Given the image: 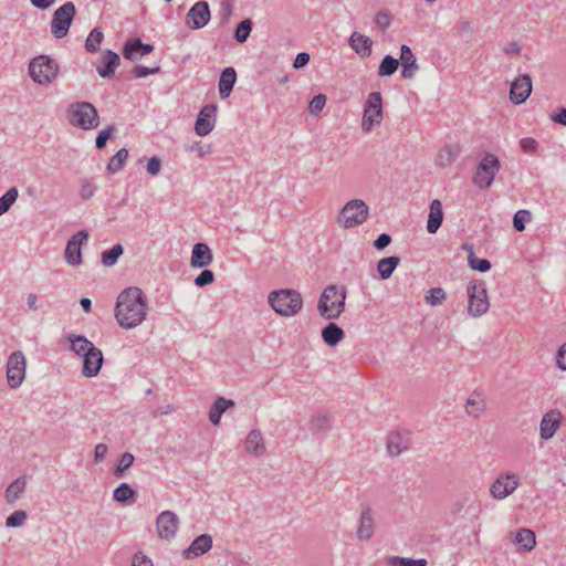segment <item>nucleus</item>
Here are the masks:
<instances>
[{
    "mask_svg": "<svg viewBox=\"0 0 566 566\" xmlns=\"http://www.w3.org/2000/svg\"><path fill=\"white\" fill-rule=\"evenodd\" d=\"M148 313V300L142 289L127 287L116 300L114 315L118 325L132 329L143 324Z\"/></svg>",
    "mask_w": 566,
    "mask_h": 566,
    "instance_id": "1",
    "label": "nucleus"
},
{
    "mask_svg": "<svg viewBox=\"0 0 566 566\" xmlns=\"http://www.w3.org/2000/svg\"><path fill=\"white\" fill-rule=\"evenodd\" d=\"M347 290L345 286L327 285L317 302V311L326 321L337 319L345 311Z\"/></svg>",
    "mask_w": 566,
    "mask_h": 566,
    "instance_id": "2",
    "label": "nucleus"
},
{
    "mask_svg": "<svg viewBox=\"0 0 566 566\" xmlns=\"http://www.w3.org/2000/svg\"><path fill=\"white\" fill-rule=\"evenodd\" d=\"M268 302L276 314L284 317L295 316L303 308V297L301 293L292 289L270 292Z\"/></svg>",
    "mask_w": 566,
    "mask_h": 566,
    "instance_id": "3",
    "label": "nucleus"
},
{
    "mask_svg": "<svg viewBox=\"0 0 566 566\" xmlns=\"http://www.w3.org/2000/svg\"><path fill=\"white\" fill-rule=\"evenodd\" d=\"M28 71L34 83L49 86L57 78L60 65L55 59L41 54L29 62Z\"/></svg>",
    "mask_w": 566,
    "mask_h": 566,
    "instance_id": "4",
    "label": "nucleus"
},
{
    "mask_svg": "<svg viewBox=\"0 0 566 566\" xmlns=\"http://www.w3.org/2000/svg\"><path fill=\"white\" fill-rule=\"evenodd\" d=\"M66 118L72 126L83 130H91L99 125L98 112L90 102L70 104L66 111Z\"/></svg>",
    "mask_w": 566,
    "mask_h": 566,
    "instance_id": "5",
    "label": "nucleus"
},
{
    "mask_svg": "<svg viewBox=\"0 0 566 566\" xmlns=\"http://www.w3.org/2000/svg\"><path fill=\"white\" fill-rule=\"evenodd\" d=\"M501 170V163L496 155L486 153L476 166L472 177L473 185L488 190L493 185L496 174Z\"/></svg>",
    "mask_w": 566,
    "mask_h": 566,
    "instance_id": "6",
    "label": "nucleus"
},
{
    "mask_svg": "<svg viewBox=\"0 0 566 566\" xmlns=\"http://www.w3.org/2000/svg\"><path fill=\"white\" fill-rule=\"evenodd\" d=\"M467 294L469 300L468 314L471 317H481L489 311L486 284L483 280L471 281L467 286Z\"/></svg>",
    "mask_w": 566,
    "mask_h": 566,
    "instance_id": "7",
    "label": "nucleus"
},
{
    "mask_svg": "<svg viewBox=\"0 0 566 566\" xmlns=\"http://www.w3.org/2000/svg\"><path fill=\"white\" fill-rule=\"evenodd\" d=\"M369 216V207L364 200H349L340 210L337 222L345 229L363 224Z\"/></svg>",
    "mask_w": 566,
    "mask_h": 566,
    "instance_id": "8",
    "label": "nucleus"
},
{
    "mask_svg": "<svg viewBox=\"0 0 566 566\" xmlns=\"http://www.w3.org/2000/svg\"><path fill=\"white\" fill-rule=\"evenodd\" d=\"M75 14L76 8L72 1L65 2L54 11L50 24L54 38L63 39L66 36Z\"/></svg>",
    "mask_w": 566,
    "mask_h": 566,
    "instance_id": "9",
    "label": "nucleus"
},
{
    "mask_svg": "<svg viewBox=\"0 0 566 566\" xmlns=\"http://www.w3.org/2000/svg\"><path fill=\"white\" fill-rule=\"evenodd\" d=\"M27 373V359L22 352H13L7 361V380L11 389H18Z\"/></svg>",
    "mask_w": 566,
    "mask_h": 566,
    "instance_id": "10",
    "label": "nucleus"
},
{
    "mask_svg": "<svg viewBox=\"0 0 566 566\" xmlns=\"http://www.w3.org/2000/svg\"><path fill=\"white\" fill-rule=\"evenodd\" d=\"M382 119L381 95L379 92H373L364 105L363 129L370 132L375 125L380 124Z\"/></svg>",
    "mask_w": 566,
    "mask_h": 566,
    "instance_id": "11",
    "label": "nucleus"
},
{
    "mask_svg": "<svg viewBox=\"0 0 566 566\" xmlns=\"http://www.w3.org/2000/svg\"><path fill=\"white\" fill-rule=\"evenodd\" d=\"M211 18L209 3L205 0L197 1L186 15V25L191 30L205 28Z\"/></svg>",
    "mask_w": 566,
    "mask_h": 566,
    "instance_id": "12",
    "label": "nucleus"
},
{
    "mask_svg": "<svg viewBox=\"0 0 566 566\" xmlns=\"http://www.w3.org/2000/svg\"><path fill=\"white\" fill-rule=\"evenodd\" d=\"M88 240V232L81 230L76 232L69 241L65 248L64 258L67 264L78 266L82 264V245Z\"/></svg>",
    "mask_w": 566,
    "mask_h": 566,
    "instance_id": "13",
    "label": "nucleus"
},
{
    "mask_svg": "<svg viewBox=\"0 0 566 566\" xmlns=\"http://www.w3.org/2000/svg\"><path fill=\"white\" fill-rule=\"evenodd\" d=\"M518 486V479L514 473L500 474L491 484L490 493L493 499L503 500L511 495Z\"/></svg>",
    "mask_w": 566,
    "mask_h": 566,
    "instance_id": "14",
    "label": "nucleus"
},
{
    "mask_svg": "<svg viewBox=\"0 0 566 566\" xmlns=\"http://www.w3.org/2000/svg\"><path fill=\"white\" fill-rule=\"evenodd\" d=\"M158 535L161 539L170 541L176 536L179 518L172 511L161 512L156 520Z\"/></svg>",
    "mask_w": 566,
    "mask_h": 566,
    "instance_id": "15",
    "label": "nucleus"
},
{
    "mask_svg": "<svg viewBox=\"0 0 566 566\" xmlns=\"http://www.w3.org/2000/svg\"><path fill=\"white\" fill-rule=\"evenodd\" d=\"M532 87V80L528 74L517 76L510 87L511 102L516 105L524 103L530 97Z\"/></svg>",
    "mask_w": 566,
    "mask_h": 566,
    "instance_id": "16",
    "label": "nucleus"
},
{
    "mask_svg": "<svg viewBox=\"0 0 566 566\" xmlns=\"http://www.w3.org/2000/svg\"><path fill=\"white\" fill-rule=\"evenodd\" d=\"M217 118V106L214 104H208L203 106L197 117L195 124V130L199 136H206L214 128Z\"/></svg>",
    "mask_w": 566,
    "mask_h": 566,
    "instance_id": "17",
    "label": "nucleus"
},
{
    "mask_svg": "<svg viewBox=\"0 0 566 566\" xmlns=\"http://www.w3.org/2000/svg\"><path fill=\"white\" fill-rule=\"evenodd\" d=\"M82 375L86 378H93L98 375L104 357L99 348L93 347L83 356Z\"/></svg>",
    "mask_w": 566,
    "mask_h": 566,
    "instance_id": "18",
    "label": "nucleus"
},
{
    "mask_svg": "<svg viewBox=\"0 0 566 566\" xmlns=\"http://www.w3.org/2000/svg\"><path fill=\"white\" fill-rule=\"evenodd\" d=\"M563 420V415L558 409L547 411L539 423V436L543 440H549L554 437Z\"/></svg>",
    "mask_w": 566,
    "mask_h": 566,
    "instance_id": "19",
    "label": "nucleus"
},
{
    "mask_svg": "<svg viewBox=\"0 0 566 566\" xmlns=\"http://www.w3.org/2000/svg\"><path fill=\"white\" fill-rule=\"evenodd\" d=\"M153 50L154 46L151 44L143 43L140 39H132L124 44L123 55L126 60L134 62L151 53Z\"/></svg>",
    "mask_w": 566,
    "mask_h": 566,
    "instance_id": "20",
    "label": "nucleus"
},
{
    "mask_svg": "<svg viewBox=\"0 0 566 566\" xmlns=\"http://www.w3.org/2000/svg\"><path fill=\"white\" fill-rule=\"evenodd\" d=\"M411 440L409 432L395 431L388 436L387 450L390 455H399L402 452L409 450Z\"/></svg>",
    "mask_w": 566,
    "mask_h": 566,
    "instance_id": "21",
    "label": "nucleus"
},
{
    "mask_svg": "<svg viewBox=\"0 0 566 566\" xmlns=\"http://www.w3.org/2000/svg\"><path fill=\"white\" fill-rule=\"evenodd\" d=\"M119 63V55L112 50H107L103 54L101 62L97 64L96 71L101 77L112 78L115 75V70Z\"/></svg>",
    "mask_w": 566,
    "mask_h": 566,
    "instance_id": "22",
    "label": "nucleus"
},
{
    "mask_svg": "<svg viewBox=\"0 0 566 566\" xmlns=\"http://www.w3.org/2000/svg\"><path fill=\"white\" fill-rule=\"evenodd\" d=\"M213 261V254L208 244L199 242L192 248L190 264L192 268L202 269L210 265Z\"/></svg>",
    "mask_w": 566,
    "mask_h": 566,
    "instance_id": "23",
    "label": "nucleus"
},
{
    "mask_svg": "<svg viewBox=\"0 0 566 566\" xmlns=\"http://www.w3.org/2000/svg\"><path fill=\"white\" fill-rule=\"evenodd\" d=\"M349 46L361 57H369L373 52V41L369 36L354 31L348 39Z\"/></svg>",
    "mask_w": 566,
    "mask_h": 566,
    "instance_id": "24",
    "label": "nucleus"
},
{
    "mask_svg": "<svg viewBox=\"0 0 566 566\" xmlns=\"http://www.w3.org/2000/svg\"><path fill=\"white\" fill-rule=\"evenodd\" d=\"M400 62L402 65L401 76L406 80L412 78L417 71L419 70V65L410 46H408L407 44H402L400 48L399 63Z\"/></svg>",
    "mask_w": 566,
    "mask_h": 566,
    "instance_id": "25",
    "label": "nucleus"
},
{
    "mask_svg": "<svg viewBox=\"0 0 566 566\" xmlns=\"http://www.w3.org/2000/svg\"><path fill=\"white\" fill-rule=\"evenodd\" d=\"M212 547V537L209 534H201L196 537L190 546L182 552L184 558L199 557Z\"/></svg>",
    "mask_w": 566,
    "mask_h": 566,
    "instance_id": "26",
    "label": "nucleus"
},
{
    "mask_svg": "<svg viewBox=\"0 0 566 566\" xmlns=\"http://www.w3.org/2000/svg\"><path fill=\"white\" fill-rule=\"evenodd\" d=\"M244 449L249 454L261 457L265 452V442L260 430H251L244 441Z\"/></svg>",
    "mask_w": 566,
    "mask_h": 566,
    "instance_id": "27",
    "label": "nucleus"
},
{
    "mask_svg": "<svg viewBox=\"0 0 566 566\" xmlns=\"http://www.w3.org/2000/svg\"><path fill=\"white\" fill-rule=\"evenodd\" d=\"M461 151L462 149L459 144L446 145L438 153L436 164L441 168L449 167L457 160Z\"/></svg>",
    "mask_w": 566,
    "mask_h": 566,
    "instance_id": "28",
    "label": "nucleus"
},
{
    "mask_svg": "<svg viewBox=\"0 0 566 566\" xmlns=\"http://www.w3.org/2000/svg\"><path fill=\"white\" fill-rule=\"evenodd\" d=\"M443 220L442 203L440 200L434 199L430 203V211L427 221V231L434 234L441 227Z\"/></svg>",
    "mask_w": 566,
    "mask_h": 566,
    "instance_id": "29",
    "label": "nucleus"
},
{
    "mask_svg": "<svg viewBox=\"0 0 566 566\" xmlns=\"http://www.w3.org/2000/svg\"><path fill=\"white\" fill-rule=\"evenodd\" d=\"M237 81V72L233 67H226L219 78V95L222 99L230 96Z\"/></svg>",
    "mask_w": 566,
    "mask_h": 566,
    "instance_id": "30",
    "label": "nucleus"
},
{
    "mask_svg": "<svg viewBox=\"0 0 566 566\" xmlns=\"http://www.w3.org/2000/svg\"><path fill=\"white\" fill-rule=\"evenodd\" d=\"M345 337V333L343 328H340L336 323L329 321V323L322 329V338L326 345L329 347H335L338 345Z\"/></svg>",
    "mask_w": 566,
    "mask_h": 566,
    "instance_id": "31",
    "label": "nucleus"
},
{
    "mask_svg": "<svg viewBox=\"0 0 566 566\" xmlns=\"http://www.w3.org/2000/svg\"><path fill=\"white\" fill-rule=\"evenodd\" d=\"M374 535V518L370 509L361 512L359 525L357 527V537L361 541H368Z\"/></svg>",
    "mask_w": 566,
    "mask_h": 566,
    "instance_id": "32",
    "label": "nucleus"
},
{
    "mask_svg": "<svg viewBox=\"0 0 566 566\" xmlns=\"http://www.w3.org/2000/svg\"><path fill=\"white\" fill-rule=\"evenodd\" d=\"M513 543L521 551L531 552L536 545L535 533L528 528H520L513 538Z\"/></svg>",
    "mask_w": 566,
    "mask_h": 566,
    "instance_id": "33",
    "label": "nucleus"
},
{
    "mask_svg": "<svg viewBox=\"0 0 566 566\" xmlns=\"http://www.w3.org/2000/svg\"><path fill=\"white\" fill-rule=\"evenodd\" d=\"M234 407V401L230 399H226L223 397H219L210 408L209 411V420L213 426H218L220 423V419L223 412L227 409Z\"/></svg>",
    "mask_w": 566,
    "mask_h": 566,
    "instance_id": "34",
    "label": "nucleus"
},
{
    "mask_svg": "<svg viewBox=\"0 0 566 566\" xmlns=\"http://www.w3.org/2000/svg\"><path fill=\"white\" fill-rule=\"evenodd\" d=\"M66 338L70 342L71 350L75 355L81 356V357L84 354H86L91 348L94 347V344L91 340H88L85 336H82V335L70 334V335H67Z\"/></svg>",
    "mask_w": 566,
    "mask_h": 566,
    "instance_id": "35",
    "label": "nucleus"
},
{
    "mask_svg": "<svg viewBox=\"0 0 566 566\" xmlns=\"http://www.w3.org/2000/svg\"><path fill=\"white\" fill-rule=\"evenodd\" d=\"M400 263V258L392 255L384 258L377 263V271L381 280H388Z\"/></svg>",
    "mask_w": 566,
    "mask_h": 566,
    "instance_id": "36",
    "label": "nucleus"
},
{
    "mask_svg": "<svg viewBox=\"0 0 566 566\" xmlns=\"http://www.w3.org/2000/svg\"><path fill=\"white\" fill-rule=\"evenodd\" d=\"M27 486V481L24 476H19L13 482L9 484L6 490V500L8 503L12 504L17 502L22 493L24 492Z\"/></svg>",
    "mask_w": 566,
    "mask_h": 566,
    "instance_id": "37",
    "label": "nucleus"
},
{
    "mask_svg": "<svg viewBox=\"0 0 566 566\" xmlns=\"http://www.w3.org/2000/svg\"><path fill=\"white\" fill-rule=\"evenodd\" d=\"M462 249L470 251L468 256V263L472 270L484 273L491 269V262L486 259L478 258L472 251V247L470 244H463Z\"/></svg>",
    "mask_w": 566,
    "mask_h": 566,
    "instance_id": "38",
    "label": "nucleus"
},
{
    "mask_svg": "<svg viewBox=\"0 0 566 566\" xmlns=\"http://www.w3.org/2000/svg\"><path fill=\"white\" fill-rule=\"evenodd\" d=\"M128 157V150L126 148H120L117 153L111 158L107 164V171L109 174H117L124 168L125 161Z\"/></svg>",
    "mask_w": 566,
    "mask_h": 566,
    "instance_id": "39",
    "label": "nucleus"
},
{
    "mask_svg": "<svg viewBox=\"0 0 566 566\" xmlns=\"http://www.w3.org/2000/svg\"><path fill=\"white\" fill-rule=\"evenodd\" d=\"M484 408V401L480 396L471 395L467 399L465 410L469 416L478 418L483 412Z\"/></svg>",
    "mask_w": 566,
    "mask_h": 566,
    "instance_id": "40",
    "label": "nucleus"
},
{
    "mask_svg": "<svg viewBox=\"0 0 566 566\" xmlns=\"http://www.w3.org/2000/svg\"><path fill=\"white\" fill-rule=\"evenodd\" d=\"M124 253L122 244L117 243L111 249L102 252V263L105 266H113L117 263L119 256Z\"/></svg>",
    "mask_w": 566,
    "mask_h": 566,
    "instance_id": "41",
    "label": "nucleus"
},
{
    "mask_svg": "<svg viewBox=\"0 0 566 566\" xmlns=\"http://www.w3.org/2000/svg\"><path fill=\"white\" fill-rule=\"evenodd\" d=\"M399 67V60L387 54L380 62L378 67L379 76H390L392 75Z\"/></svg>",
    "mask_w": 566,
    "mask_h": 566,
    "instance_id": "42",
    "label": "nucleus"
},
{
    "mask_svg": "<svg viewBox=\"0 0 566 566\" xmlns=\"http://www.w3.org/2000/svg\"><path fill=\"white\" fill-rule=\"evenodd\" d=\"M104 34L99 28H94L85 40V49L87 52L95 53L99 50Z\"/></svg>",
    "mask_w": 566,
    "mask_h": 566,
    "instance_id": "43",
    "label": "nucleus"
},
{
    "mask_svg": "<svg viewBox=\"0 0 566 566\" xmlns=\"http://www.w3.org/2000/svg\"><path fill=\"white\" fill-rule=\"evenodd\" d=\"M136 492L128 483H120L113 492V499L118 503H126L135 496Z\"/></svg>",
    "mask_w": 566,
    "mask_h": 566,
    "instance_id": "44",
    "label": "nucleus"
},
{
    "mask_svg": "<svg viewBox=\"0 0 566 566\" xmlns=\"http://www.w3.org/2000/svg\"><path fill=\"white\" fill-rule=\"evenodd\" d=\"M331 428L329 418L324 413H315L311 417L310 429L316 432H325Z\"/></svg>",
    "mask_w": 566,
    "mask_h": 566,
    "instance_id": "45",
    "label": "nucleus"
},
{
    "mask_svg": "<svg viewBox=\"0 0 566 566\" xmlns=\"http://www.w3.org/2000/svg\"><path fill=\"white\" fill-rule=\"evenodd\" d=\"M18 196V189L15 187H11L0 197V217L9 211L11 206L17 201Z\"/></svg>",
    "mask_w": 566,
    "mask_h": 566,
    "instance_id": "46",
    "label": "nucleus"
},
{
    "mask_svg": "<svg viewBox=\"0 0 566 566\" xmlns=\"http://www.w3.org/2000/svg\"><path fill=\"white\" fill-rule=\"evenodd\" d=\"M447 298V293L442 287H431L424 296L427 304L438 306Z\"/></svg>",
    "mask_w": 566,
    "mask_h": 566,
    "instance_id": "47",
    "label": "nucleus"
},
{
    "mask_svg": "<svg viewBox=\"0 0 566 566\" xmlns=\"http://www.w3.org/2000/svg\"><path fill=\"white\" fill-rule=\"evenodd\" d=\"M389 566H427V560L424 558H407L392 556L388 559Z\"/></svg>",
    "mask_w": 566,
    "mask_h": 566,
    "instance_id": "48",
    "label": "nucleus"
},
{
    "mask_svg": "<svg viewBox=\"0 0 566 566\" xmlns=\"http://www.w3.org/2000/svg\"><path fill=\"white\" fill-rule=\"evenodd\" d=\"M252 31V22L250 19L241 21L234 31V38L239 43H243L248 40Z\"/></svg>",
    "mask_w": 566,
    "mask_h": 566,
    "instance_id": "49",
    "label": "nucleus"
},
{
    "mask_svg": "<svg viewBox=\"0 0 566 566\" xmlns=\"http://www.w3.org/2000/svg\"><path fill=\"white\" fill-rule=\"evenodd\" d=\"M134 455L129 452H125L122 454L119 461H118V464L114 471V475L116 478H122L125 470H127L128 468H130L134 463Z\"/></svg>",
    "mask_w": 566,
    "mask_h": 566,
    "instance_id": "50",
    "label": "nucleus"
},
{
    "mask_svg": "<svg viewBox=\"0 0 566 566\" xmlns=\"http://www.w3.org/2000/svg\"><path fill=\"white\" fill-rule=\"evenodd\" d=\"M28 518V514L25 511L19 510L13 512L10 516L6 520V526L7 527H20L22 526Z\"/></svg>",
    "mask_w": 566,
    "mask_h": 566,
    "instance_id": "51",
    "label": "nucleus"
},
{
    "mask_svg": "<svg viewBox=\"0 0 566 566\" xmlns=\"http://www.w3.org/2000/svg\"><path fill=\"white\" fill-rule=\"evenodd\" d=\"M531 220V212L528 210H518L513 217V227L516 231L521 232L525 229V223Z\"/></svg>",
    "mask_w": 566,
    "mask_h": 566,
    "instance_id": "52",
    "label": "nucleus"
},
{
    "mask_svg": "<svg viewBox=\"0 0 566 566\" xmlns=\"http://www.w3.org/2000/svg\"><path fill=\"white\" fill-rule=\"evenodd\" d=\"M325 104H326V96L324 94H317L310 101L308 112L312 115H317L322 112Z\"/></svg>",
    "mask_w": 566,
    "mask_h": 566,
    "instance_id": "53",
    "label": "nucleus"
},
{
    "mask_svg": "<svg viewBox=\"0 0 566 566\" xmlns=\"http://www.w3.org/2000/svg\"><path fill=\"white\" fill-rule=\"evenodd\" d=\"M96 189H97V187L95 186L93 180L84 179V180H82V184H81L80 196L83 200H88L95 195Z\"/></svg>",
    "mask_w": 566,
    "mask_h": 566,
    "instance_id": "54",
    "label": "nucleus"
},
{
    "mask_svg": "<svg viewBox=\"0 0 566 566\" xmlns=\"http://www.w3.org/2000/svg\"><path fill=\"white\" fill-rule=\"evenodd\" d=\"M214 281V274L211 270H202L199 275L195 279V284L198 287H203L211 284Z\"/></svg>",
    "mask_w": 566,
    "mask_h": 566,
    "instance_id": "55",
    "label": "nucleus"
},
{
    "mask_svg": "<svg viewBox=\"0 0 566 566\" xmlns=\"http://www.w3.org/2000/svg\"><path fill=\"white\" fill-rule=\"evenodd\" d=\"M114 129L115 127L113 125H109L98 133L95 140L96 148L102 149L106 146V143L111 137L112 133L114 132Z\"/></svg>",
    "mask_w": 566,
    "mask_h": 566,
    "instance_id": "56",
    "label": "nucleus"
},
{
    "mask_svg": "<svg viewBox=\"0 0 566 566\" xmlns=\"http://www.w3.org/2000/svg\"><path fill=\"white\" fill-rule=\"evenodd\" d=\"M159 72H160V67L159 66L147 67V66H144V65H136L133 69L134 76L138 77V78L146 77V76L153 75V74H157Z\"/></svg>",
    "mask_w": 566,
    "mask_h": 566,
    "instance_id": "57",
    "label": "nucleus"
},
{
    "mask_svg": "<svg viewBox=\"0 0 566 566\" xmlns=\"http://www.w3.org/2000/svg\"><path fill=\"white\" fill-rule=\"evenodd\" d=\"M146 169L149 175L157 176L161 169V159L157 156L149 158Z\"/></svg>",
    "mask_w": 566,
    "mask_h": 566,
    "instance_id": "58",
    "label": "nucleus"
},
{
    "mask_svg": "<svg viewBox=\"0 0 566 566\" xmlns=\"http://www.w3.org/2000/svg\"><path fill=\"white\" fill-rule=\"evenodd\" d=\"M375 23L379 29L386 30L389 28L391 23V15L387 12L381 11L377 13L375 18Z\"/></svg>",
    "mask_w": 566,
    "mask_h": 566,
    "instance_id": "59",
    "label": "nucleus"
},
{
    "mask_svg": "<svg viewBox=\"0 0 566 566\" xmlns=\"http://www.w3.org/2000/svg\"><path fill=\"white\" fill-rule=\"evenodd\" d=\"M552 122L566 126V107H558L556 111L549 114Z\"/></svg>",
    "mask_w": 566,
    "mask_h": 566,
    "instance_id": "60",
    "label": "nucleus"
},
{
    "mask_svg": "<svg viewBox=\"0 0 566 566\" xmlns=\"http://www.w3.org/2000/svg\"><path fill=\"white\" fill-rule=\"evenodd\" d=\"M520 146L525 153H534L537 149L538 143L531 137H525L520 140Z\"/></svg>",
    "mask_w": 566,
    "mask_h": 566,
    "instance_id": "61",
    "label": "nucleus"
},
{
    "mask_svg": "<svg viewBox=\"0 0 566 566\" xmlns=\"http://www.w3.org/2000/svg\"><path fill=\"white\" fill-rule=\"evenodd\" d=\"M310 54L306 53V52H300L296 54L295 59H294V62H293V67L295 70H300L304 66H306L310 62Z\"/></svg>",
    "mask_w": 566,
    "mask_h": 566,
    "instance_id": "62",
    "label": "nucleus"
},
{
    "mask_svg": "<svg viewBox=\"0 0 566 566\" xmlns=\"http://www.w3.org/2000/svg\"><path fill=\"white\" fill-rule=\"evenodd\" d=\"M556 363L562 370H566V343L559 347L556 355Z\"/></svg>",
    "mask_w": 566,
    "mask_h": 566,
    "instance_id": "63",
    "label": "nucleus"
},
{
    "mask_svg": "<svg viewBox=\"0 0 566 566\" xmlns=\"http://www.w3.org/2000/svg\"><path fill=\"white\" fill-rule=\"evenodd\" d=\"M132 566H154L151 559L143 554H136L133 558Z\"/></svg>",
    "mask_w": 566,
    "mask_h": 566,
    "instance_id": "64",
    "label": "nucleus"
}]
</instances>
